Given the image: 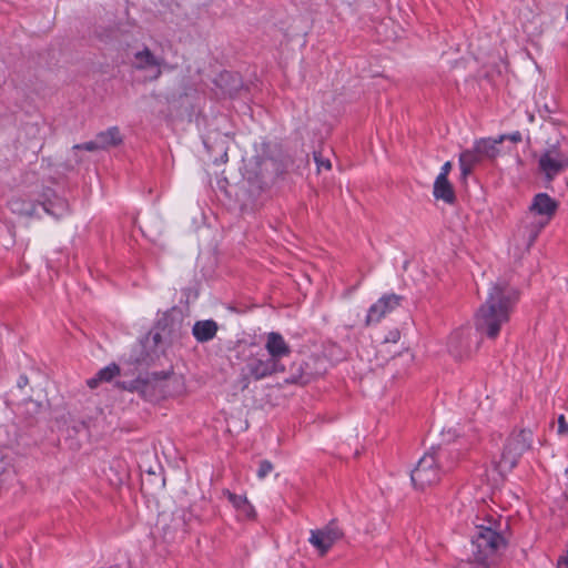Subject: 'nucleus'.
<instances>
[{
  "label": "nucleus",
  "instance_id": "1",
  "mask_svg": "<svg viewBox=\"0 0 568 568\" xmlns=\"http://www.w3.org/2000/svg\"><path fill=\"white\" fill-rule=\"evenodd\" d=\"M519 300V292L505 281L496 282L486 302L478 308L475 326L478 333L494 339L500 328L509 322L510 314Z\"/></svg>",
  "mask_w": 568,
  "mask_h": 568
},
{
  "label": "nucleus",
  "instance_id": "2",
  "mask_svg": "<svg viewBox=\"0 0 568 568\" xmlns=\"http://www.w3.org/2000/svg\"><path fill=\"white\" fill-rule=\"evenodd\" d=\"M457 459V452L438 448L426 453L410 473L414 486L425 489L437 484L444 474L455 467Z\"/></svg>",
  "mask_w": 568,
  "mask_h": 568
},
{
  "label": "nucleus",
  "instance_id": "3",
  "mask_svg": "<svg viewBox=\"0 0 568 568\" xmlns=\"http://www.w3.org/2000/svg\"><path fill=\"white\" fill-rule=\"evenodd\" d=\"M506 547L504 536L491 526L477 525L471 535L474 560L464 561L457 568H491L494 557Z\"/></svg>",
  "mask_w": 568,
  "mask_h": 568
},
{
  "label": "nucleus",
  "instance_id": "4",
  "mask_svg": "<svg viewBox=\"0 0 568 568\" xmlns=\"http://www.w3.org/2000/svg\"><path fill=\"white\" fill-rule=\"evenodd\" d=\"M558 209V203L550 197L547 193H538L534 196L529 206L530 215L537 220L528 223L524 229L528 235L527 248H529L536 241L540 231L549 223Z\"/></svg>",
  "mask_w": 568,
  "mask_h": 568
},
{
  "label": "nucleus",
  "instance_id": "5",
  "mask_svg": "<svg viewBox=\"0 0 568 568\" xmlns=\"http://www.w3.org/2000/svg\"><path fill=\"white\" fill-rule=\"evenodd\" d=\"M532 443V433L529 429H520L511 434L504 447L500 460L497 463L498 471L504 475L513 470L520 457L530 449Z\"/></svg>",
  "mask_w": 568,
  "mask_h": 568
},
{
  "label": "nucleus",
  "instance_id": "6",
  "mask_svg": "<svg viewBox=\"0 0 568 568\" xmlns=\"http://www.w3.org/2000/svg\"><path fill=\"white\" fill-rule=\"evenodd\" d=\"M169 374L164 372L153 373L146 377H139L121 386L132 393H138L145 400H158L165 396V381Z\"/></svg>",
  "mask_w": 568,
  "mask_h": 568
},
{
  "label": "nucleus",
  "instance_id": "7",
  "mask_svg": "<svg viewBox=\"0 0 568 568\" xmlns=\"http://www.w3.org/2000/svg\"><path fill=\"white\" fill-rule=\"evenodd\" d=\"M538 168L548 182L568 169V152L561 143L549 145L539 156Z\"/></svg>",
  "mask_w": 568,
  "mask_h": 568
},
{
  "label": "nucleus",
  "instance_id": "8",
  "mask_svg": "<svg viewBox=\"0 0 568 568\" xmlns=\"http://www.w3.org/2000/svg\"><path fill=\"white\" fill-rule=\"evenodd\" d=\"M285 366L283 363H275L271 357L252 356L246 361L243 375L244 387H247L250 378L261 381L268 376L283 373Z\"/></svg>",
  "mask_w": 568,
  "mask_h": 568
},
{
  "label": "nucleus",
  "instance_id": "9",
  "mask_svg": "<svg viewBox=\"0 0 568 568\" xmlns=\"http://www.w3.org/2000/svg\"><path fill=\"white\" fill-rule=\"evenodd\" d=\"M449 354L456 359H464L473 353L471 329L469 327H460L454 331L447 342Z\"/></svg>",
  "mask_w": 568,
  "mask_h": 568
},
{
  "label": "nucleus",
  "instance_id": "10",
  "mask_svg": "<svg viewBox=\"0 0 568 568\" xmlns=\"http://www.w3.org/2000/svg\"><path fill=\"white\" fill-rule=\"evenodd\" d=\"M402 301L403 296L394 293L383 295L369 307L365 320L366 326L379 323L387 314L396 310Z\"/></svg>",
  "mask_w": 568,
  "mask_h": 568
},
{
  "label": "nucleus",
  "instance_id": "11",
  "mask_svg": "<svg viewBox=\"0 0 568 568\" xmlns=\"http://www.w3.org/2000/svg\"><path fill=\"white\" fill-rule=\"evenodd\" d=\"M165 63L163 58L155 57L149 48L134 53L132 67L136 70L149 72L148 79L158 80L162 74V65Z\"/></svg>",
  "mask_w": 568,
  "mask_h": 568
},
{
  "label": "nucleus",
  "instance_id": "12",
  "mask_svg": "<svg viewBox=\"0 0 568 568\" xmlns=\"http://www.w3.org/2000/svg\"><path fill=\"white\" fill-rule=\"evenodd\" d=\"M342 536L341 529L334 523H331L323 529L312 530L310 542L318 550L321 556H324Z\"/></svg>",
  "mask_w": 568,
  "mask_h": 568
},
{
  "label": "nucleus",
  "instance_id": "13",
  "mask_svg": "<svg viewBox=\"0 0 568 568\" xmlns=\"http://www.w3.org/2000/svg\"><path fill=\"white\" fill-rule=\"evenodd\" d=\"M265 349L267 351L268 357L275 363H282V359L290 356L292 353L291 346L277 332L266 334Z\"/></svg>",
  "mask_w": 568,
  "mask_h": 568
},
{
  "label": "nucleus",
  "instance_id": "14",
  "mask_svg": "<svg viewBox=\"0 0 568 568\" xmlns=\"http://www.w3.org/2000/svg\"><path fill=\"white\" fill-rule=\"evenodd\" d=\"M41 207L45 213L57 219L64 216L69 211L68 202L50 190L43 194Z\"/></svg>",
  "mask_w": 568,
  "mask_h": 568
},
{
  "label": "nucleus",
  "instance_id": "15",
  "mask_svg": "<svg viewBox=\"0 0 568 568\" xmlns=\"http://www.w3.org/2000/svg\"><path fill=\"white\" fill-rule=\"evenodd\" d=\"M217 329V323L213 320L197 321L192 327V334L199 343H206L215 337Z\"/></svg>",
  "mask_w": 568,
  "mask_h": 568
},
{
  "label": "nucleus",
  "instance_id": "16",
  "mask_svg": "<svg viewBox=\"0 0 568 568\" xmlns=\"http://www.w3.org/2000/svg\"><path fill=\"white\" fill-rule=\"evenodd\" d=\"M484 161L485 159L476 152L474 145L471 149L463 151L459 155V166L463 178H467L469 174H471L474 169Z\"/></svg>",
  "mask_w": 568,
  "mask_h": 568
},
{
  "label": "nucleus",
  "instance_id": "17",
  "mask_svg": "<svg viewBox=\"0 0 568 568\" xmlns=\"http://www.w3.org/2000/svg\"><path fill=\"white\" fill-rule=\"evenodd\" d=\"M433 194L435 199L453 204L456 200L455 191L448 179L438 175L434 183Z\"/></svg>",
  "mask_w": 568,
  "mask_h": 568
},
{
  "label": "nucleus",
  "instance_id": "18",
  "mask_svg": "<svg viewBox=\"0 0 568 568\" xmlns=\"http://www.w3.org/2000/svg\"><path fill=\"white\" fill-rule=\"evenodd\" d=\"M499 144L500 143L497 138L496 139L481 138L474 142L476 152L479 153L485 159V161L486 160L493 161L499 155V153H500V151L498 149Z\"/></svg>",
  "mask_w": 568,
  "mask_h": 568
},
{
  "label": "nucleus",
  "instance_id": "19",
  "mask_svg": "<svg viewBox=\"0 0 568 568\" xmlns=\"http://www.w3.org/2000/svg\"><path fill=\"white\" fill-rule=\"evenodd\" d=\"M101 150H108L122 143L123 139L118 126L109 128L95 135Z\"/></svg>",
  "mask_w": 568,
  "mask_h": 568
},
{
  "label": "nucleus",
  "instance_id": "20",
  "mask_svg": "<svg viewBox=\"0 0 568 568\" xmlns=\"http://www.w3.org/2000/svg\"><path fill=\"white\" fill-rule=\"evenodd\" d=\"M120 374V367L112 363L106 367L100 369L95 377L88 379V386L95 388L100 382H110Z\"/></svg>",
  "mask_w": 568,
  "mask_h": 568
},
{
  "label": "nucleus",
  "instance_id": "21",
  "mask_svg": "<svg viewBox=\"0 0 568 568\" xmlns=\"http://www.w3.org/2000/svg\"><path fill=\"white\" fill-rule=\"evenodd\" d=\"M10 209L13 213L21 215L33 216L38 215V206L33 202L26 201L23 199H13L10 201Z\"/></svg>",
  "mask_w": 568,
  "mask_h": 568
},
{
  "label": "nucleus",
  "instance_id": "22",
  "mask_svg": "<svg viewBox=\"0 0 568 568\" xmlns=\"http://www.w3.org/2000/svg\"><path fill=\"white\" fill-rule=\"evenodd\" d=\"M229 78H230V79H232V80L234 81V85H233V87H231V88H229V89H226V91H227V93H229L230 95H233V94H235V93L237 92V90L240 89V87H241V81H240V79H239L237 77L232 75V74H230V73L221 74V77H220V81H221V82H224V81H226Z\"/></svg>",
  "mask_w": 568,
  "mask_h": 568
},
{
  "label": "nucleus",
  "instance_id": "23",
  "mask_svg": "<svg viewBox=\"0 0 568 568\" xmlns=\"http://www.w3.org/2000/svg\"><path fill=\"white\" fill-rule=\"evenodd\" d=\"M72 150L73 151L85 150V151H89V152H93V151L101 150V148H100L98 141H97V138H94V140H92V141L73 145Z\"/></svg>",
  "mask_w": 568,
  "mask_h": 568
},
{
  "label": "nucleus",
  "instance_id": "24",
  "mask_svg": "<svg viewBox=\"0 0 568 568\" xmlns=\"http://www.w3.org/2000/svg\"><path fill=\"white\" fill-rule=\"evenodd\" d=\"M273 464L270 460H261L257 469V477L260 479L265 478L273 470Z\"/></svg>",
  "mask_w": 568,
  "mask_h": 568
},
{
  "label": "nucleus",
  "instance_id": "25",
  "mask_svg": "<svg viewBox=\"0 0 568 568\" xmlns=\"http://www.w3.org/2000/svg\"><path fill=\"white\" fill-rule=\"evenodd\" d=\"M230 501L237 508L250 506L246 498L235 494H229Z\"/></svg>",
  "mask_w": 568,
  "mask_h": 568
},
{
  "label": "nucleus",
  "instance_id": "26",
  "mask_svg": "<svg viewBox=\"0 0 568 568\" xmlns=\"http://www.w3.org/2000/svg\"><path fill=\"white\" fill-rule=\"evenodd\" d=\"M499 143H503L504 141L506 140H509L514 143H518L521 141V134L520 132H514V133H510V134H501L499 136H497Z\"/></svg>",
  "mask_w": 568,
  "mask_h": 568
},
{
  "label": "nucleus",
  "instance_id": "27",
  "mask_svg": "<svg viewBox=\"0 0 568 568\" xmlns=\"http://www.w3.org/2000/svg\"><path fill=\"white\" fill-rule=\"evenodd\" d=\"M315 162L317 164V169L321 170L322 168L325 170H331L332 164L331 161L327 159H323L321 154L315 153L314 154Z\"/></svg>",
  "mask_w": 568,
  "mask_h": 568
},
{
  "label": "nucleus",
  "instance_id": "28",
  "mask_svg": "<svg viewBox=\"0 0 568 568\" xmlns=\"http://www.w3.org/2000/svg\"><path fill=\"white\" fill-rule=\"evenodd\" d=\"M558 434L559 435H568V423L564 415L558 417Z\"/></svg>",
  "mask_w": 568,
  "mask_h": 568
},
{
  "label": "nucleus",
  "instance_id": "29",
  "mask_svg": "<svg viewBox=\"0 0 568 568\" xmlns=\"http://www.w3.org/2000/svg\"><path fill=\"white\" fill-rule=\"evenodd\" d=\"M400 338V333L398 329L389 331L385 337L386 343H397Z\"/></svg>",
  "mask_w": 568,
  "mask_h": 568
},
{
  "label": "nucleus",
  "instance_id": "30",
  "mask_svg": "<svg viewBox=\"0 0 568 568\" xmlns=\"http://www.w3.org/2000/svg\"><path fill=\"white\" fill-rule=\"evenodd\" d=\"M311 379V375L307 373H302L300 376H293L288 382L291 383H300V384H307Z\"/></svg>",
  "mask_w": 568,
  "mask_h": 568
},
{
  "label": "nucleus",
  "instance_id": "31",
  "mask_svg": "<svg viewBox=\"0 0 568 568\" xmlns=\"http://www.w3.org/2000/svg\"><path fill=\"white\" fill-rule=\"evenodd\" d=\"M450 170H452V163L446 162L442 166L440 173L438 175H444V178L448 179V174H449Z\"/></svg>",
  "mask_w": 568,
  "mask_h": 568
},
{
  "label": "nucleus",
  "instance_id": "32",
  "mask_svg": "<svg viewBox=\"0 0 568 568\" xmlns=\"http://www.w3.org/2000/svg\"><path fill=\"white\" fill-rule=\"evenodd\" d=\"M28 383V378L26 376H21L19 381V386L22 387Z\"/></svg>",
  "mask_w": 568,
  "mask_h": 568
}]
</instances>
